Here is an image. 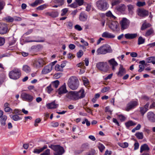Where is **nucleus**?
Listing matches in <instances>:
<instances>
[{"label": "nucleus", "mask_w": 155, "mask_h": 155, "mask_svg": "<svg viewBox=\"0 0 155 155\" xmlns=\"http://www.w3.org/2000/svg\"><path fill=\"white\" fill-rule=\"evenodd\" d=\"M68 85L71 89L72 90H76L79 86V80L76 77L72 76L68 79Z\"/></svg>", "instance_id": "f257e3e1"}, {"label": "nucleus", "mask_w": 155, "mask_h": 155, "mask_svg": "<svg viewBox=\"0 0 155 155\" xmlns=\"http://www.w3.org/2000/svg\"><path fill=\"white\" fill-rule=\"evenodd\" d=\"M112 51L111 47L108 45L105 44L98 48L97 50V52L98 55L104 54L107 53H112Z\"/></svg>", "instance_id": "f03ea898"}, {"label": "nucleus", "mask_w": 155, "mask_h": 155, "mask_svg": "<svg viewBox=\"0 0 155 155\" xmlns=\"http://www.w3.org/2000/svg\"><path fill=\"white\" fill-rule=\"evenodd\" d=\"M21 71L18 68H15L9 73L10 78L13 80H17L21 76Z\"/></svg>", "instance_id": "7ed1b4c3"}, {"label": "nucleus", "mask_w": 155, "mask_h": 155, "mask_svg": "<svg viewBox=\"0 0 155 155\" xmlns=\"http://www.w3.org/2000/svg\"><path fill=\"white\" fill-rule=\"evenodd\" d=\"M96 5L98 9L102 11L106 10L109 7L108 4L105 0H99L96 2Z\"/></svg>", "instance_id": "20e7f679"}, {"label": "nucleus", "mask_w": 155, "mask_h": 155, "mask_svg": "<svg viewBox=\"0 0 155 155\" xmlns=\"http://www.w3.org/2000/svg\"><path fill=\"white\" fill-rule=\"evenodd\" d=\"M49 147L56 152L54 155H61L64 152L63 148L59 145H51Z\"/></svg>", "instance_id": "39448f33"}, {"label": "nucleus", "mask_w": 155, "mask_h": 155, "mask_svg": "<svg viewBox=\"0 0 155 155\" xmlns=\"http://www.w3.org/2000/svg\"><path fill=\"white\" fill-rule=\"evenodd\" d=\"M96 67L98 69L105 72L108 71L109 68L107 62H98L96 64Z\"/></svg>", "instance_id": "423d86ee"}, {"label": "nucleus", "mask_w": 155, "mask_h": 155, "mask_svg": "<svg viewBox=\"0 0 155 155\" xmlns=\"http://www.w3.org/2000/svg\"><path fill=\"white\" fill-rule=\"evenodd\" d=\"M45 64L42 59H36L32 61V66L35 68H39L42 67Z\"/></svg>", "instance_id": "0eeeda50"}, {"label": "nucleus", "mask_w": 155, "mask_h": 155, "mask_svg": "<svg viewBox=\"0 0 155 155\" xmlns=\"http://www.w3.org/2000/svg\"><path fill=\"white\" fill-rule=\"evenodd\" d=\"M21 97L23 100L28 102H31L35 99L34 96L32 95L25 92L22 93Z\"/></svg>", "instance_id": "6e6552de"}, {"label": "nucleus", "mask_w": 155, "mask_h": 155, "mask_svg": "<svg viewBox=\"0 0 155 155\" xmlns=\"http://www.w3.org/2000/svg\"><path fill=\"white\" fill-rule=\"evenodd\" d=\"M130 21L126 18H123L120 21V24L121 26V29L124 30L127 28L130 24Z\"/></svg>", "instance_id": "1a4fd4ad"}, {"label": "nucleus", "mask_w": 155, "mask_h": 155, "mask_svg": "<svg viewBox=\"0 0 155 155\" xmlns=\"http://www.w3.org/2000/svg\"><path fill=\"white\" fill-rule=\"evenodd\" d=\"M68 99L74 101H77L75 91H70L65 96Z\"/></svg>", "instance_id": "9d476101"}, {"label": "nucleus", "mask_w": 155, "mask_h": 155, "mask_svg": "<svg viewBox=\"0 0 155 155\" xmlns=\"http://www.w3.org/2000/svg\"><path fill=\"white\" fill-rule=\"evenodd\" d=\"M137 15L139 16L142 18H144L148 15V12L143 9L139 8L137 10Z\"/></svg>", "instance_id": "9b49d317"}, {"label": "nucleus", "mask_w": 155, "mask_h": 155, "mask_svg": "<svg viewBox=\"0 0 155 155\" xmlns=\"http://www.w3.org/2000/svg\"><path fill=\"white\" fill-rule=\"evenodd\" d=\"M77 100L84 98L85 96V91L83 88H81L78 91H75Z\"/></svg>", "instance_id": "f8f14e48"}, {"label": "nucleus", "mask_w": 155, "mask_h": 155, "mask_svg": "<svg viewBox=\"0 0 155 155\" xmlns=\"http://www.w3.org/2000/svg\"><path fill=\"white\" fill-rule=\"evenodd\" d=\"M8 31L7 25L5 23H0V34L4 35Z\"/></svg>", "instance_id": "ddd939ff"}, {"label": "nucleus", "mask_w": 155, "mask_h": 155, "mask_svg": "<svg viewBox=\"0 0 155 155\" xmlns=\"http://www.w3.org/2000/svg\"><path fill=\"white\" fill-rule=\"evenodd\" d=\"M138 104V103L136 101H130L127 104L126 110L127 111H129L130 110L134 108Z\"/></svg>", "instance_id": "4468645a"}, {"label": "nucleus", "mask_w": 155, "mask_h": 155, "mask_svg": "<svg viewBox=\"0 0 155 155\" xmlns=\"http://www.w3.org/2000/svg\"><path fill=\"white\" fill-rule=\"evenodd\" d=\"M108 62L111 66L112 70L114 71L116 70V67L118 65V63L115 61V59L114 58L108 60Z\"/></svg>", "instance_id": "2eb2a0df"}, {"label": "nucleus", "mask_w": 155, "mask_h": 155, "mask_svg": "<svg viewBox=\"0 0 155 155\" xmlns=\"http://www.w3.org/2000/svg\"><path fill=\"white\" fill-rule=\"evenodd\" d=\"M147 117L148 120L150 122H155V114L153 112L150 111L147 113Z\"/></svg>", "instance_id": "dca6fc26"}, {"label": "nucleus", "mask_w": 155, "mask_h": 155, "mask_svg": "<svg viewBox=\"0 0 155 155\" xmlns=\"http://www.w3.org/2000/svg\"><path fill=\"white\" fill-rule=\"evenodd\" d=\"M68 92L66 89L65 84L64 83L63 85L61 87L58 89V92L59 95H61L67 93Z\"/></svg>", "instance_id": "f3484780"}, {"label": "nucleus", "mask_w": 155, "mask_h": 155, "mask_svg": "<svg viewBox=\"0 0 155 155\" xmlns=\"http://www.w3.org/2000/svg\"><path fill=\"white\" fill-rule=\"evenodd\" d=\"M52 67L51 64H49L45 66L42 71V73L43 74H46L50 72L52 70Z\"/></svg>", "instance_id": "a211bd4d"}, {"label": "nucleus", "mask_w": 155, "mask_h": 155, "mask_svg": "<svg viewBox=\"0 0 155 155\" xmlns=\"http://www.w3.org/2000/svg\"><path fill=\"white\" fill-rule=\"evenodd\" d=\"M46 106L48 109H54L58 107V104H55L54 101L50 103L47 104Z\"/></svg>", "instance_id": "6ab92c4d"}, {"label": "nucleus", "mask_w": 155, "mask_h": 155, "mask_svg": "<svg viewBox=\"0 0 155 155\" xmlns=\"http://www.w3.org/2000/svg\"><path fill=\"white\" fill-rule=\"evenodd\" d=\"M126 9V6L124 4H120L116 7V9L121 13H124Z\"/></svg>", "instance_id": "aec40b11"}, {"label": "nucleus", "mask_w": 155, "mask_h": 155, "mask_svg": "<svg viewBox=\"0 0 155 155\" xmlns=\"http://www.w3.org/2000/svg\"><path fill=\"white\" fill-rule=\"evenodd\" d=\"M139 63L140 64L139 65V69L138 70V71L139 72H141L143 71L144 68V65H146L147 63H145V61L144 60L140 61Z\"/></svg>", "instance_id": "412c9836"}, {"label": "nucleus", "mask_w": 155, "mask_h": 155, "mask_svg": "<svg viewBox=\"0 0 155 155\" xmlns=\"http://www.w3.org/2000/svg\"><path fill=\"white\" fill-rule=\"evenodd\" d=\"M118 23L115 21H112L110 22L109 25L110 28L113 30H115L117 28Z\"/></svg>", "instance_id": "4be33fe9"}, {"label": "nucleus", "mask_w": 155, "mask_h": 155, "mask_svg": "<svg viewBox=\"0 0 155 155\" xmlns=\"http://www.w3.org/2000/svg\"><path fill=\"white\" fill-rule=\"evenodd\" d=\"M102 36L106 38H113L115 37V35L109 33L107 31L104 32L102 34Z\"/></svg>", "instance_id": "5701e85b"}, {"label": "nucleus", "mask_w": 155, "mask_h": 155, "mask_svg": "<svg viewBox=\"0 0 155 155\" xmlns=\"http://www.w3.org/2000/svg\"><path fill=\"white\" fill-rule=\"evenodd\" d=\"M137 36V33L130 34L127 33L125 35V38L128 39H133L136 38Z\"/></svg>", "instance_id": "b1692460"}, {"label": "nucleus", "mask_w": 155, "mask_h": 155, "mask_svg": "<svg viewBox=\"0 0 155 155\" xmlns=\"http://www.w3.org/2000/svg\"><path fill=\"white\" fill-rule=\"evenodd\" d=\"M150 148L147 144H144L142 145L140 147V153H142L143 151H148L149 150Z\"/></svg>", "instance_id": "393cba45"}, {"label": "nucleus", "mask_w": 155, "mask_h": 155, "mask_svg": "<svg viewBox=\"0 0 155 155\" xmlns=\"http://www.w3.org/2000/svg\"><path fill=\"white\" fill-rule=\"evenodd\" d=\"M45 14L46 16H49L52 18H56L58 16V13L57 12H46Z\"/></svg>", "instance_id": "a878e982"}, {"label": "nucleus", "mask_w": 155, "mask_h": 155, "mask_svg": "<svg viewBox=\"0 0 155 155\" xmlns=\"http://www.w3.org/2000/svg\"><path fill=\"white\" fill-rule=\"evenodd\" d=\"M125 73V69L123 68V66L120 65L119 68V71L117 73V75L119 76H121Z\"/></svg>", "instance_id": "bb28decb"}, {"label": "nucleus", "mask_w": 155, "mask_h": 155, "mask_svg": "<svg viewBox=\"0 0 155 155\" xmlns=\"http://www.w3.org/2000/svg\"><path fill=\"white\" fill-rule=\"evenodd\" d=\"M79 18L81 21H85L87 18V16L84 12H82L80 15Z\"/></svg>", "instance_id": "cd10ccee"}, {"label": "nucleus", "mask_w": 155, "mask_h": 155, "mask_svg": "<svg viewBox=\"0 0 155 155\" xmlns=\"http://www.w3.org/2000/svg\"><path fill=\"white\" fill-rule=\"evenodd\" d=\"M127 10L129 12V13L132 15L134 12V6L131 4L127 5Z\"/></svg>", "instance_id": "c85d7f7f"}, {"label": "nucleus", "mask_w": 155, "mask_h": 155, "mask_svg": "<svg viewBox=\"0 0 155 155\" xmlns=\"http://www.w3.org/2000/svg\"><path fill=\"white\" fill-rule=\"evenodd\" d=\"M47 148V145H44L43 147L39 149H35L34 150L33 152L35 153H40L42 152L45 149H46Z\"/></svg>", "instance_id": "c756f323"}, {"label": "nucleus", "mask_w": 155, "mask_h": 155, "mask_svg": "<svg viewBox=\"0 0 155 155\" xmlns=\"http://www.w3.org/2000/svg\"><path fill=\"white\" fill-rule=\"evenodd\" d=\"M22 70L26 73H29L31 70L30 67L27 65H24L22 67Z\"/></svg>", "instance_id": "7c9ffc66"}, {"label": "nucleus", "mask_w": 155, "mask_h": 155, "mask_svg": "<svg viewBox=\"0 0 155 155\" xmlns=\"http://www.w3.org/2000/svg\"><path fill=\"white\" fill-rule=\"evenodd\" d=\"M155 57H150L147 58L146 59V61L147 63H152L153 64H155Z\"/></svg>", "instance_id": "2f4dec72"}, {"label": "nucleus", "mask_w": 155, "mask_h": 155, "mask_svg": "<svg viewBox=\"0 0 155 155\" xmlns=\"http://www.w3.org/2000/svg\"><path fill=\"white\" fill-rule=\"evenodd\" d=\"M7 119V117L5 115H4L2 117L0 120L1 124L2 125L4 126L6 124V121Z\"/></svg>", "instance_id": "473e14b6"}, {"label": "nucleus", "mask_w": 155, "mask_h": 155, "mask_svg": "<svg viewBox=\"0 0 155 155\" xmlns=\"http://www.w3.org/2000/svg\"><path fill=\"white\" fill-rule=\"evenodd\" d=\"M150 24L149 23H147L145 21L144 22L141 28V29L142 30H144L147 28L150 27Z\"/></svg>", "instance_id": "72a5a7b5"}, {"label": "nucleus", "mask_w": 155, "mask_h": 155, "mask_svg": "<svg viewBox=\"0 0 155 155\" xmlns=\"http://www.w3.org/2000/svg\"><path fill=\"white\" fill-rule=\"evenodd\" d=\"M136 124V123L132 120H129L128 122L125 123V125L128 128L130 127L135 125Z\"/></svg>", "instance_id": "f704fd0d"}, {"label": "nucleus", "mask_w": 155, "mask_h": 155, "mask_svg": "<svg viewBox=\"0 0 155 155\" xmlns=\"http://www.w3.org/2000/svg\"><path fill=\"white\" fill-rule=\"evenodd\" d=\"M42 0H36L33 3L31 4V6L32 7H35L38 4L43 3Z\"/></svg>", "instance_id": "c9c22d12"}, {"label": "nucleus", "mask_w": 155, "mask_h": 155, "mask_svg": "<svg viewBox=\"0 0 155 155\" xmlns=\"http://www.w3.org/2000/svg\"><path fill=\"white\" fill-rule=\"evenodd\" d=\"M82 80L84 85L86 87L88 86L89 84V82L88 79L85 77H82Z\"/></svg>", "instance_id": "e433bc0d"}, {"label": "nucleus", "mask_w": 155, "mask_h": 155, "mask_svg": "<svg viewBox=\"0 0 155 155\" xmlns=\"http://www.w3.org/2000/svg\"><path fill=\"white\" fill-rule=\"evenodd\" d=\"M59 84V82L58 80H56L52 82L51 85L53 87H55V88H57L58 87Z\"/></svg>", "instance_id": "4c0bfd02"}, {"label": "nucleus", "mask_w": 155, "mask_h": 155, "mask_svg": "<svg viewBox=\"0 0 155 155\" xmlns=\"http://www.w3.org/2000/svg\"><path fill=\"white\" fill-rule=\"evenodd\" d=\"M10 117L12 119L15 121H17L21 119L20 117L18 115H10Z\"/></svg>", "instance_id": "58836bf2"}, {"label": "nucleus", "mask_w": 155, "mask_h": 155, "mask_svg": "<svg viewBox=\"0 0 155 155\" xmlns=\"http://www.w3.org/2000/svg\"><path fill=\"white\" fill-rule=\"evenodd\" d=\"M145 39L143 38L142 37L140 36L138 38V44L140 45L143 44L145 42Z\"/></svg>", "instance_id": "ea45409f"}, {"label": "nucleus", "mask_w": 155, "mask_h": 155, "mask_svg": "<svg viewBox=\"0 0 155 155\" xmlns=\"http://www.w3.org/2000/svg\"><path fill=\"white\" fill-rule=\"evenodd\" d=\"M135 135L139 139H142L143 138V134L142 132L137 133Z\"/></svg>", "instance_id": "a19ab883"}, {"label": "nucleus", "mask_w": 155, "mask_h": 155, "mask_svg": "<svg viewBox=\"0 0 155 155\" xmlns=\"http://www.w3.org/2000/svg\"><path fill=\"white\" fill-rule=\"evenodd\" d=\"M54 2L61 6L64 4V0H54Z\"/></svg>", "instance_id": "79ce46f5"}, {"label": "nucleus", "mask_w": 155, "mask_h": 155, "mask_svg": "<svg viewBox=\"0 0 155 155\" xmlns=\"http://www.w3.org/2000/svg\"><path fill=\"white\" fill-rule=\"evenodd\" d=\"M118 144L121 147L123 148H126L128 147V144L127 142H124V143H118Z\"/></svg>", "instance_id": "37998d69"}, {"label": "nucleus", "mask_w": 155, "mask_h": 155, "mask_svg": "<svg viewBox=\"0 0 155 155\" xmlns=\"http://www.w3.org/2000/svg\"><path fill=\"white\" fill-rule=\"evenodd\" d=\"M5 78V76L4 74L0 75V85L2 84Z\"/></svg>", "instance_id": "c03bdc74"}, {"label": "nucleus", "mask_w": 155, "mask_h": 155, "mask_svg": "<svg viewBox=\"0 0 155 155\" xmlns=\"http://www.w3.org/2000/svg\"><path fill=\"white\" fill-rule=\"evenodd\" d=\"M121 2V0H111V4L112 6L116 5Z\"/></svg>", "instance_id": "a18cd8bd"}, {"label": "nucleus", "mask_w": 155, "mask_h": 155, "mask_svg": "<svg viewBox=\"0 0 155 155\" xmlns=\"http://www.w3.org/2000/svg\"><path fill=\"white\" fill-rule=\"evenodd\" d=\"M47 6L46 5L43 4L37 7L36 9L38 10H42L46 8Z\"/></svg>", "instance_id": "49530a36"}, {"label": "nucleus", "mask_w": 155, "mask_h": 155, "mask_svg": "<svg viewBox=\"0 0 155 155\" xmlns=\"http://www.w3.org/2000/svg\"><path fill=\"white\" fill-rule=\"evenodd\" d=\"M106 15L108 17H110L114 19L116 18L112 14L111 12L110 11H109L107 12L106 13Z\"/></svg>", "instance_id": "de8ad7c7"}, {"label": "nucleus", "mask_w": 155, "mask_h": 155, "mask_svg": "<svg viewBox=\"0 0 155 155\" xmlns=\"http://www.w3.org/2000/svg\"><path fill=\"white\" fill-rule=\"evenodd\" d=\"M4 19L6 21L8 22H12L14 21V18L9 16L5 17Z\"/></svg>", "instance_id": "09e8293b"}, {"label": "nucleus", "mask_w": 155, "mask_h": 155, "mask_svg": "<svg viewBox=\"0 0 155 155\" xmlns=\"http://www.w3.org/2000/svg\"><path fill=\"white\" fill-rule=\"evenodd\" d=\"M52 86L50 84L46 87V90L48 94H50L53 90Z\"/></svg>", "instance_id": "8fccbe9b"}, {"label": "nucleus", "mask_w": 155, "mask_h": 155, "mask_svg": "<svg viewBox=\"0 0 155 155\" xmlns=\"http://www.w3.org/2000/svg\"><path fill=\"white\" fill-rule=\"evenodd\" d=\"M5 5V2L3 1H0V13H1V11L2 10Z\"/></svg>", "instance_id": "3c124183"}, {"label": "nucleus", "mask_w": 155, "mask_h": 155, "mask_svg": "<svg viewBox=\"0 0 155 155\" xmlns=\"http://www.w3.org/2000/svg\"><path fill=\"white\" fill-rule=\"evenodd\" d=\"M55 70L57 71H62L63 69H62L60 65L58 64H57L55 66Z\"/></svg>", "instance_id": "603ef678"}, {"label": "nucleus", "mask_w": 155, "mask_h": 155, "mask_svg": "<svg viewBox=\"0 0 155 155\" xmlns=\"http://www.w3.org/2000/svg\"><path fill=\"white\" fill-rule=\"evenodd\" d=\"M98 148L101 152H102L105 148L104 146L101 143L99 144Z\"/></svg>", "instance_id": "864d4df0"}, {"label": "nucleus", "mask_w": 155, "mask_h": 155, "mask_svg": "<svg viewBox=\"0 0 155 155\" xmlns=\"http://www.w3.org/2000/svg\"><path fill=\"white\" fill-rule=\"evenodd\" d=\"M77 66L78 67H79L81 68H85V67L84 65V63L83 62H81L77 64Z\"/></svg>", "instance_id": "5fc2aeb1"}, {"label": "nucleus", "mask_w": 155, "mask_h": 155, "mask_svg": "<svg viewBox=\"0 0 155 155\" xmlns=\"http://www.w3.org/2000/svg\"><path fill=\"white\" fill-rule=\"evenodd\" d=\"M146 5V3L144 2H141L138 1L137 3V5L139 7L143 6Z\"/></svg>", "instance_id": "6e6d98bb"}, {"label": "nucleus", "mask_w": 155, "mask_h": 155, "mask_svg": "<svg viewBox=\"0 0 155 155\" xmlns=\"http://www.w3.org/2000/svg\"><path fill=\"white\" fill-rule=\"evenodd\" d=\"M83 54V52L82 50H79V51L77 53V55L78 58H80Z\"/></svg>", "instance_id": "4d7b16f0"}, {"label": "nucleus", "mask_w": 155, "mask_h": 155, "mask_svg": "<svg viewBox=\"0 0 155 155\" xmlns=\"http://www.w3.org/2000/svg\"><path fill=\"white\" fill-rule=\"evenodd\" d=\"M143 107H140V112L142 115H143L147 111Z\"/></svg>", "instance_id": "13d9d810"}, {"label": "nucleus", "mask_w": 155, "mask_h": 155, "mask_svg": "<svg viewBox=\"0 0 155 155\" xmlns=\"http://www.w3.org/2000/svg\"><path fill=\"white\" fill-rule=\"evenodd\" d=\"M81 42L83 44L84 46H87L88 45V44L87 41H85L83 38H81Z\"/></svg>", "instance_id": "bf43d9fd"}, {"label": "nucleus", "mask_w": 155, "mask_h": 155, "mask_svg": "<svg viewBox=\"0 0 155 155\" xmlns=\"http://www.w3.org/2000/svg\"><path fill=\"white\" fill-rule=\"evenodd\" d=\"M153 32V30L152 29H150L148 30L146 32L145 34L146 36H148L151 34Z\"/></svg>", "instance_id": "052dcab7"}, {"label": "nucleus", "mask_w": 155, "mask_h": 155, "mask_svg": "<svg viewBox=\"0 0 155 155\" xmlns=\"http://www.w3.org/2000/svg\"><path fill=\"white\" fill-rule=\"evenodd\" d=\"M50 150L47 149L44 153H41V155H50Z\"/></svg>", "instance_id": "680f3d73"}, {"label": "nucleus", "mask_w": 155, "mask_h": 155, "mask_svg": "<svg viewBox=\"0 0 155 155\" xmlns=\"http://www.w3.org/2000/svg\"><path fill=\"white\" fill-rule=\"evenodd\" d=\"M110 89V87H104L103 88L101 91L102 93H105L108 91H109Z\"/></svg>", "instance_id": "e2e57ef3"}, {"label": "nucleus", "mask_w": 155, "mask_h": 155, "mask_svg": "<svg viewBox=\"0 0 155 155\" xmlns=\"http://www.w3.org/2000/svg\"><path fill=\"white\" fill-rule=\"evenodd\" d=\"M5 40L4 38L0 37V46L3 45L5 43Z\"/></svg>", "instance_id": "0e129e2a"}, {"label": "nucleus", "mask_w": 155, "mask_h": 155, "mask_svg": "<svg viewBox=\"0 0 155 155\" xmlns=\"http://www.w3.org/2000/svg\"><path fill=\"white\" fill-rule=\"evenodd\" d=\"M68 10L67 8H65L62 9L61 10V15L62 16H64L65 15V14L67 13Z\"/></svg>", "instance_id": "69168bd1"}, {"label": "nucleus", "mask_w": 155, "mask_h": 155, "mask_svg": "<svg viewBox=\"0 0 155 155\" xmlns=\"http://www.w3.org/2000/svg\"><path fill=\"white\" fill-rule=\"evenodd\" d=\"M69 6L72 8H75L78 6L77 3L76 2H74L69 5Z\"/></svg>", "instance_id": "338daca9"}, {"label": "nucleus", "mask_w": 155, "mask_h": 155, "mask_svg": "<svg viewBox=\"0 0 155 155\" xmlns=\"http://www.w3.org/2000/svg\"><path fill=\"white\" fill-rule=\"evenodd\" d=\"M74 28L75 29L79 31H81L82 29L81 27L78 25H76L74 26Z\"/></svg>", "instance_id": "774afa93"}]
</instances>
